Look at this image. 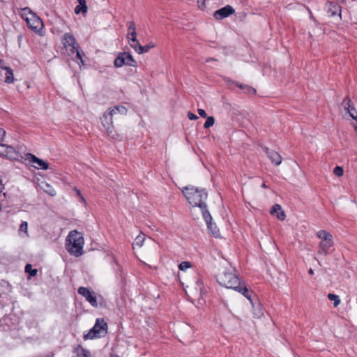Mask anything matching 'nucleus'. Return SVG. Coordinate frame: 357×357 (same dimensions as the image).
I'll use <instances>...</instances> for the list:
<instances>
[{"mask_svg":"<svg viewBox=\"0 0 357 357\" xmlns=\"http://www.w3.org/2000/svg\"><path fill=\"white\" fill-rule=\"evenodd\" d=\"M0 185H2V188H3V185L2 184V181H1V179H0Z\"/></svg>","mask_w":357,"mask_h":357,"instance_id":"53","label":"nucleus"},{"mask_svg":"<svg viewBox=\"0 0 357 357\" xmlns=\"http://www.w3.org/2000/svg\"><path fill=\"white\" fill-rule=\"evenodd\" d=\"M185 197L190 205L199 207L202 213L208 211L205 201L208 198V192L204 188H198L195 186H187L182 190Z\"/></svg>","mask_w":357,"mask_h":357,"instance_id":"2","label":"nucleus"},{"mask_svg":"<svg viewBox=\"0 0 357 357\" xmlns=\"http://www.w3.org/2000/svg\"><path fill=\"white\" fill-rule=\"evenodd\" d=\"M24 20L27 23L28 27L34 32L38 33L42 30L43 27V21L34 13H30V16L25 17Z\"/></svg>","mask_w":357,"mask_h":357,"instance_id":"8","label":"nucleus"},{"mask_svg":"<svg viewBox=\"0 0 357 357\" xmlns=\"http://www.w3.org/2000/svg\"><path fill=\"white\" fill-rule=\"evenodd\" d=\"M264 151L267 155L268 158L270 159L272 163L275 165L278 166L281 164L282 158L277 151L273 150H270L267 147L264 148Z\"/></svg>","mask_w":357,"mask_h":357,"instance_id":"13","label":"nucleus"},{"mask_svg":"<svg viewBox=\"0 0 357 357\" xmlns=\"http://www.w3.org/2000/svg\"><path fill=\"white\" fill-rule=\"evenodd\" d=\"M6 149V153H5L4 157H6L11 160L17 159V158L19 156V153L17 151H16L15 149L13 146L7 145V147Z\"/></svg>","mask_w":357,"mask_h":357,"instance_id":"18","label":"nucleus"},{"mask_svg":"<svg viewBox=\"0 0 357 357\" xmlns=\"http://www.w3.org/2000/svg\"><path fill=\"white\" fill-rule=\"evenodd\" d=\"M202 216L207 225L208 229L211 232L212 235L217 238L220 236V231L215 224L212 222L213 218L208 211H205V213H202Z\"/></svg>","mask_w":357,"mask_h":357,"instance_id":"10","label":"nucleus"},{"mask_svg":"<svg viewBox=\"0 0 357 357\" xmlns=\"http://www.w3.org/2000/svg\"><path fill=\"white\" fill-rule=\"evenodd\" d=\"M271 215L276 213L277 218L280 220H284L286 218L284 212L282 210V207L280 204H275L270 211Z\"/></svg>","mask_w":357,"mask_h":357,"instance_id":"16","label":"nucleus"},{"mask_svg":"<svg viewBox=\"0 0 357 357\" xmlns=\"http://www.w3.org/2000/svg\"><path fill=\"white\" fill-rule=\"evenodd\" d=\"M215 123V119L213 116H208L206 119V122L204 123V128H209L213 126Z\"/></svg>","mask_w":357,"mask_h":357,"instance_id":"28","label":"nucleus"},{"mask_svg":"<svg viewBox=\"0 0 357 357\" xmlns=\"http://www.w3.org/2000/svg\"><path fill=\"white\" fill-rule=\"evenodd\" d=\"M66 249L69 253L79 257L83 254L84 238L82 233L73 230L71 231L66 239Z\"/></svg>","mask_w":357,"mask_h":357,"instance_id":"4","label":"nucleus"},{"mask_svg":"<svg viewBox=\"0 0 357 357\" xmlns=\"http://www.w3.org/2000/svg\"><path fill=\"white\" fill-rule=\"evenodd\" d=\"M155 45L153 43H149V44L144 46H140L139 49H138V54H143L149 52L151 48L154 47Z\"/></svg>","mask_w":357,"mask_h":357,"instance_id":"23","label":"nucleus"},{"mask_svg":"<svg viewBox=\"0 0 357 357\" xmlns=\"http://www.w3.org/2000/svg\"><path fill=\"white\" fill-rule=\"evenodd\" d=\"M27 228H28L27 222H25V221L22 222V223H21V225L20 226V231L26 232L27 231Z\"/></svg>","mask_w":357,"mask_h":357,"instance_id":"37","label":"nucleus"},{"mask_svg":"<svg viewBox=\"0 0 357 357\" xmlns=\"http://www.w3.org/2000/svg\"><path fill=\"white\" fill-rule=\"evenodd\" d=\"M328 298L331 301H333V306L335 307H337V305L340 303V299L337 295H335L334 294H328L327 296Z\"/></svg>","mask_w":357,"mask_h":357,"instance_id":"25","label":"nucleus"},{"mask_svg":"<svg viewBox=\"0 0 357 357\" xmlns=\"http://www.w3.org/2000/svg\"><path fill=\"white\" fill-rule=\"evenodd\" d=\"M7 147L6 144L0 143V155L4 157L6 153V148Z\"/></svg>","mask_w":357,"mask_h":357,"instance_id":"39","label":"nucleus"},{"mask_svg":"<svg viewBox=\"0 0 357 357\" xmlns=\"http://www.w3.org/2000/svg\"><path fill=\"white\" fill-rule=\"evenodd\" d=\"M188 117L190 120H196L198 119L197 116H196L195 114L192 113L191 112H188Z\"/></svg>","mask_w":357,"mask_h":357,"instance_id":"40","label":"nucleus"},{"mask_svg":"<svg viewBox=\"0 0 357 357\" xmlns=\"http://www.w3.org/2000/svg\"><path fill=\"white\" fill-rule=\"evenodd\" d=\"M347 112L349 114V116L354 120H357V111L356 108L352 106L350 107L349 110H347Z\"/></svg>","mask_w":357,"mask_h":357,"instance_id":"29","label":"nucleus"},{"mask_svg":"<svg viewBox=\"0 0 357 357\" xmlns=\"http://www.w3.org/2000/svg\"><path fill=\"white\" fill-rule=\"evenodd\" d=\"M109 357H119L116 354L111 353Z\"/></svg>","mask_w":357,"mask_h":357,"instance_id":"49","label":"nucleus"},{"mask_svg":"<svg viewBox=\"0 0 357 357\" xmlns=\"http://www.w3.org/2000/svg\"><path fill=\"white\" fill-rule=\"evenodd\" d=\"M308 273H309L310 275H313L314 274V271L312 268H310Z\"/></svg>","mask_w":357,"mask_h":357,"instance_id":"51","label":"nucleus"},{"mask_svg":"<svg viewBox=\"0 0 357 357\" xmlns=\"http://www.w3.org/2000/svg\"><path fill=\"white\" fill-rule=\"evenodd\" d=\"M77 292L79 294L84 296L86 300L93 306L97 307L98 303L96 299V294L93 291L89 290V289L84 287H80Z\"/></svg>","mask_w":357,"mask_h":357,"instance_id":"9","label":"nucleus"},{"mask_svg":"<svg viewBox=\"0 0 357 357\" xmlns=\"http://www.w3.org/2000/svg\"><path fill=\"white\" fill-rule=\"evenodd\" d=\"M318 237L321 238L319 243L318 255H327L330 253V249L333 246V236L325 230L318 232Z\"/></svg>","mask_w":357,"mask_h":357,"instance_id":"5","label":"nucleus"},{"mask_svg":"<svg viewBox=\"0 0 357 357\" xmlns=\"http://www.w3.org/2000/svg\"><path fill=\"white\" fill-rule=\"evenodd\" d=\"M231 82L232 84H235L239 89L243 90V92L245 93H246V94L255 95L256 93H257L256 89L255 88H253L252 86H249V85H247V84H241V83H239L238 82L231 81V80L228 81V82Z\"/></svg>","mask_w":357,"mask_h":357,"instance_id":"15","label":"nucleus"},{"mask_svg":"<svg viewBox=\"0 0 357 357\" xmlns=\"http://www.w3.org/2000/svg\"><path fill=\"white\" fill-rule=\"evenodd\" d=\"M197 285L198 286L200 292H203L204 291V281L202 278H199L197 281Z\"/></svg>","mask_w":357,"mask_h":357,"instance_id":"38","label":"nucleus"},{"mask_svg":"<svg viewBox=\"0 0 357 357\" xmlns=\"http://www.w3.org/2000/svg\"><path fill=\"white\" fill-rule=\"evenodd\" d=\"M75 53L76 54L75 60H76L77 62H78V61H80L81 63L84 64V61L82 59V55L84 54V52L82 51L81 48H76V50H75Z\"/></svg>","mask_w":357,"mask_h":357,"instance_id":"27","label":"nucleus"},{"mask_svg":"<svg viewBox=\"0 0 357 357\" xmlns=\"http://www.w3.org/2000/svg\"><path fill=\"white\" fill-rule=\"evenodd\" d=\"M107 324L102 318L97 319L93 327L87 334L84 335V339H93L101 336V333H107Z\"/></svg>","mask_w":357,"mask_h":357,"instance_id":"6","label":"nucleus"},{"mask_svg":"<svg viewBox=\"0 0 357 357\" xmlns=\"http://www.w3.org/2000/svg\"><path fill=\"white\" fill-rule=\"evenodd\" d=\"M128 109L123 105H116L113 107L109 108L105 111L100 118L102 125L106 130V132L108 137L114 139H119L120 135L114 130L113 127V116L119 114L121 115H126Z\"/></svg>","mask_w":357,"mask_h":357,"instance_id":"3","label":"nucleus"},{"mask_svg":"<svg viewBox=\"0 0 357 357\" xmlns=\"http://www.w3.org/2000/svg\"><path fill=\"white\" fill-rule=\"evenodd\" d=\"M356 121V122L355 123H354V128L355 132L357 134V119Z\"/></svg>","mask_w":357,"mask_h":357,"instance_id":"48","label":"nucleus"},{"mask_svg":"<svg viewBox=\"0 0 357 357\" xmlns=\"http://www.w3.org/2000/svg\"><path fill=\"white\" fill-rule=\"evenodd\" d=\"M46 185L48 188V189H45V192L52 197L55 196L56 194L55 190L52 188L48 184H47Z\"/></svg>","mask_w":357,"mask_h":357,"instance_id":"35","label":"nucleus"},{"mask_svg":"<svg viewBox=\"0 0 357 357\" xmlns=\"http://www.w3.org/2000/svg\"><path fill=\"white\" fill-rule=\"evenodd\" d=\"M1 192V190H0V193Z\"/></svg>","mask_w":357,"mask_h":357,"instance_id":"54","label":"nucleus"},{"mask_svg":"<svg viewBox=\"0 0 357 357\" xmlns=\"http://www.w3.org/2000/svg\"><path fill=\"white\" fill-rule=\"evenodd\" d=\"M4 70H6V77L4 82L7 84L13 83L15 79L13 70L10 67H5Z\"/></svg>","mask_w":357,"mask_h":357,"instance_id":"20","label":"nucleus"},{"mask_svg":"<svg viewBox=\"0 0 357 357\" xmlns=\"http://www.w3.org/2000/svg\"><path fill=\"white\" fill-rule=\"evenodd\" d=\"M206 0H197V3L199 4V7L202 9L206 7L205 5Z\"/></svg>","mask_w":357,"mask_h":357,"instance_id":"44","label":"nucleus"},{"mask_svg":"<svg viewBox=\"0 0 357 357\" xmlns=\"http://www.w3.org/2000/svg\"><path fill=\"white\" fill-rule=\"evenodd\" d=\"M310 18L315 22L317 23V20L313 17V15L310 13Z\"/></svg>","mask_w":357,"mask_h":357,"instance_id":"50","label":"nucleus"},{"mask_svg":"<svg viewBox=\"0 0 357 357\" xmlns=\"http://www.w3.org/2000/svg\"><path fill=\"white\" fill-rule=\"evenodd\" d=\"M128 24V33L136 32L135 23L133 21H130L127 23Z\"/></svg>","mask_w":357,"mask_h":357,"instance_id":"30","label":"nucleus"},{"mask_svg":"<svg viewBox=\"0 0 357 357\" xmlns=\"http://www.w3.org/2000/svg\"><path fill=\"white\" fill-rule=\"evenodd\" d=\"M261 187L264 188H268V186L264 183L262 184Z\"/></svg>","mask_w":357,"mask_h":357,"instance_id":"52","label":"nucleus"},{"mask_svg":"<svg viewBox=\"0 0 357 357\" xmlns=\"http://www.w3.org/2000/svg\"><path fill=\"white\" fill-rule=\"evenodd\" d=\"M6 66H4V61L3 60H0V68L4 70V68Z\"/></svg>","mask_w":357,"mask_h":357,"instance_id":"46","label":"nucleus"},{"mask_svg":"<svg viewBox=\"0 0 357 357\" xmlns=\"http://www.w3.org/2000/svg\"><path fill=\"white\" fill-rule=\"evenodd\" d=\"M25 160H29L31 162L37 164L38 165V167H37L38 169H47L49 168V164L47 162L37 158L32 153H26L25 155Z\"/></svg>","mask_w":357,"mask_h":357,"instance_id":"12","label":"nucleus"},{"mask_svg":"<svg viewBox=\"0 0 357 357\" xmlns=\"http://www.w3.org/2000/svg\"><path fill=\"white\" fill-rule=\"evenodd\" d=\"M191 266V264L188 261H182L179 266L178 268L181 271H185L187 268H190Z\"/></svg>","mask_w":357,"mask_h":357,"instance_id":"32","label":"nucleus"},{"mask_svg":"<svg viewBox=\"0 0 357 357\" xmlns=\"http://www.w3.org/2000/svg\"><path fill=\"white\" fill-rule=\"evenodd\" d=\"M234 271V270L227 271L218 274L217 282L222 287L241 293L252 303V296L255 295V293L249 289L243 282H241L238 276Z\"/></svg>","mask_w":357,"mask_h":357,"instance_id":"1","label":"nucleus"},{"mask_svg":"<svg viewBox=\"0 0 357 357\" xmlns=\"http://www.w3.org/2000/svg\"><path fill=\"white\" fill-rule=\"evenodd\" d=\"M132 43H130V46L138 53V49H139V47L142 46L139 41L137 40V41L132 42Z\"/></svg>","mask_w":357,"mask_h":357,"instance_id":"36","label":"nucleus"},{"mask_svg":"<svg viewBox=\"0 0 357 357\" xmlns=\"http://www.w3.org/2000/svg\"><path fill=\"white\" fill-rule=\"evenodd\" d=\"M75 191L76 192V195L82 199V202H85V199L83 197L82 193H81V191L77 189L76 187L75 188Z\"/></svg>","mask_w":357,"mask_h":357,"instance_id":"41","label":"nucleus"},{"mask_svg":"<svg viewBox=\"0 0 357 357\" xmlns=\"http://www.w3.org/2000/svg\"><path fill=\"white\" fill-rule=\"evenodd\" d=\"M252 297H255V294L254 296H252ZM252 302L251 303V304L252 305V307H253L255 317L260 318L264 314V309L260 303H257V306L255 307L252 298Z\"/></svg>","mask_w":357,"mask_h":357,"instance_id":"19","label":"nucleus"},{"mask_svg":"<svg viewBox=\"0 0 357 357\" xmlns=\"http://www.w3.org/2000/svg\"><path fill=\"white\" fill-rule=\"evenodd\" d=\"M333 173L335 175H336L337 176H341L343 175V173H344V171H343V169L340 167V166H336L334 169H333Z\"/></svg>","mask_w":357,"mask_h":357,"instance_id":"31","label":"nucleus"},{"mask_svg":"<svg viewBox=\"0 0 357 357\" xmlns=\"http://www.w3.org/2000/svg\"><path fill=\"white\" fill-rule=\"evenodd\" d=\"M6 136V131L0 128V142H2Z\"/></svg>","mask_w":357,"mask_h":357,"instance_id":"43","label":"nucleus"},{"mask_svg":"<svg viewBox=\"0 0 357 357\" xmlns=\"http://www.w3.org/2000/svg\"><path fill=\"white\" fill-rule=\"evenodd\" d=\"M77 1L79 4L75 8V13L76 14L82 13L85 16L88 10L86 0H77Z\"/></svg>","mask_w":357,"mask_h":357,"instance_id":"17","label":"nucleus"},{"mask_svg":"<svg viewBox=\"0 0 357 357\" xmlns=\"http://www.w3.org/2000/svg\"><path fill=\"white\" fill-rule=\"evenodd\" d=\"M327 13L331 17L338 15L341 18V6L333 1H327Z\"/></svg>","mask_w":357,"mask_h":357,"instance_id":"14","label":"nucleus"},{"mask_svg":"<svg viewBox=\"0 0 357 357\" xmlns=\"http://www.w3.org/2000/svg\"><path fill=\"white\" fill-rule=\"evenodd\" d=\"M342 105L345 110H349L350 107H352L353 104L351 102V98L349 96H346L342 102Z\"/></svg>","mask_w":357,"mask_h":357,"instance_id":"24","label":"nucleus"},{"mask_svg":"<svg viewBox=\"0 0 357 357\" xmlns=\"http://www.w3.org/2000/svg\"><path fill=\"white\" fill-rule=\"evenodd\" d=\"M63 47L66 51L70 52V54H75L76 48H79V45L77 42L74 36L70 33H66L61 39Z\"/></svg>","mask_w":357,"mask_h":357,"instance_id":"7","label":"nucleus"},{"mask_svg":"<svg viewBox=\"0 0 357 357\" xmlns=\"http://www.w3.org/2000/svg\"><path fill=\"white\" fill-rule=\"evenodd\" d=\"M198 112V114L200 115V116L203 117V118H206V113L205 112L204 109H198L197 110Z\"/></svg>","mask_w":357,"mask_h":357,"instance_id":"42","label":"nucleus"},{"mask_svg":"<svg viewBox=\"0 0 357 357\" xmlns=\"http://www.w3.org/2000/svg\"><path fill=\"white\" fill-rule=\"evenodd\" d=\"M114 65L116 68H120L123 65H126V56L123 55V52L120 53L115 59Z\"/></svg>","mask_w":357,"mask_h":357,"instance_id":"22","label":"nucleus"},{"mask_svg":"<svg viewBox=\"0 0 357 357\" xmlns=\"http://www.w3.org/2000/svg\"><path fill=\"white\" fill-rule=\"evenodd\" d=\"M123 55L126 56V65L132 67H137V61L133 59L132 56L129 53L124 52H123Z\"/></svg>","mask_w":357,"mask_h":357,"instance_id":"21","label":"nucleus"},{"mask_svg":"<svg viewBox=\"0 0 357 357\" xmlns=\"http://www.w3.org/2000/svg\"><path fill=\"white\" fill-rule=\"evenodd\" d=\"M25 272L29 273L30 276L33 277V276L36 275V274L38 273V270L33 269L31 264H27L25 266Z\"/></svg>","mask_w":357,"mask_h":357,"instance_id":"26","label":"nucleus"},{"mask_svg":"<svg viewBox=\"0 0 357 357\" xmlns=\"http://www.w3.org/2000/svg\"><path fill=\"white\" fill-rule=\"evenodd\" d=\"M127 38L129 41L131 42L137 41V32L128 33Z\"/></svg>","mask_w":357,"mask_h":357,"instance_id":"33","label":"nucleus"},{"mask_svg":"<svg viewBox=\"0 0 357 357\" xmlns=\"http://www.w3.org/2000/svg\"><path fill=\"white\" fill-rule=\"evenodd\" d=\"M211 61H217L218 60L216 59L213 58V57H209V58L206 59V62L208 63V62H209Z\"/></svg>","mask_w":357,"mask_h":357,"instance_id":"47","label":"nucleus"},{"mask_svg":"<svg viewBox=\"0 0 357 357\" xmlns=\"http://www.w3.org/2000/svg\"><path fill=\"white\" fill-rule=\"evenodd\" d=\"M22 10H23V13L22 14V16L23 18H25L24 16L26 15L27 13H29V15H30V13H32L31 11V10L27 7L23 8Z\"/></svg>","mask_w":357,"mask_h":357,"instance_id":"45","label":"nucleus"},{"mask_svg":"<svg viewBox=\"0 0 357 357\" xmlns=\"http://www.w3.org/2000/svg\"><path fill=\"white\" fill-rule=\"evenodd\" d=\"M235 10L230 5H227L225 7L215 10L213 13V17L218 20H222L229 15L234 14Z\"/></svg>","mask_w":357,"mask_h":357,"instance_id":"11","label":"nucleus"},{"mask_svg":"<svg viewBox=\"0 0 357 357\" xmlns=\"http://www.w3.org/2000/svg\"><path fill=\"white\" fill-rule=\"evenodd\" d=\"M144 241V236H141L140 235H139L135 238V243H134L133 245H138V246L140 247V246L142 245Z\"/></svg>","mask_w":357,"mask_h":357,"instance_id":"34","label":"nucleus"}]
</instances>
